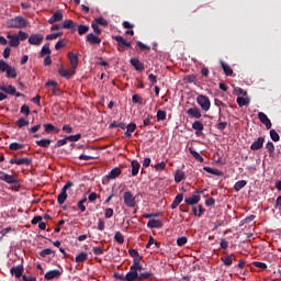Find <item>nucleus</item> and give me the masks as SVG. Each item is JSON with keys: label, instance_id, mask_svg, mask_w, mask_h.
Returning <instances> with one entry per match:
<instances>
[{"label": "nucleus", "instance_id": "2", "mask_svg": "<svg viewBox=\"0 0 281 281\" xmlns=\"http://www.w3.org/2000/svg\"><path fill=\"white\" fill-rule=\"evenodd\" d=\"M8 27L9 29H18V30H22L27 27V19L23 18V16H15L13 19H10L8 22Z\"/></svg>", "mask_w": 281, "mask_h": 281}, {"label": "nucleus", "instance_id": "17", "mask_svg": "<svg viewBox=\"0 0 281 281\" xmlns=\"http://www.w3.org/2000/svg\"><path fill=\"white\" fill-rule=\"evenodd\" d=\"M130 63L136 71L142 72L145 70L144 64L140 63L138 58H131Z\"/></svg>", "mask_w": 281, "mask_h": 281}, {"label": "nucleus", "instance_id": "43", "mask_svg": "<svg viewBox=\"0 0 281 281\" xmlns=\"http://www.w3.org/2000/svg\"><path fill=\"white\" fill-rule=\"evenodd\" d=\"M247 186L246 180H238V182H236L234 184V189L236 192H239L241 189H244Z\"/></svg>", "mask_w": 281, "mask_h": 281}, {"label": "nucleus", "instance_id": "56", "mask_svg": "<svg viewBox=\"0 0 281 281\" xmlns=\"http://www.w3.org/2000/svg\"><path fill=\"white\" fill-rule=\"evenodd\" d=\"M44 127L46 134H50L52 132H54V130H56V126H54L52 123L44 124Z\"/></svg>", "mask_w": 281, "mask_h": 281}, {"label": "nucleus", "instance_id": "11", "mask_svg": "<svg viewBox=\"0 0 281 281\" xmlns=\"http://www.w3.org/2000/svg\"><path fill=\"white\" fill-rule=\"evenodd\" d=\"M187 114L189 115L190 119L199 120L202 117L201 110L198 106H192L188 109Z\"/></svg>", "mask_w": 281, "mask_h": 281}, {"label": "nucleus", "instance_id": "29", "mask_svg": "<svg viewBox=\"0 0 281 281\" xmlns=\"http://www.w3.org/2000/svg\"><path fill=\"white\" fill-rule=\"evenodd\" d=\"M147 227L153 229V228H161L162 227V222H160V220H149V222L147 223Z\"/></svg>", "mask_w": 281, "mask_h": 281}, {"label": "nucleus", "instance_id": "54", "mask_svg": "<svg viewBox=\"0 0 281 281\" xmlns=\"http://www.w3.org/2000/svg\"><path fill=\"white\" fill-rule=\"evenodd\" d=\"M91 27H92L94 34L101 35L102 29L99 27V24H98V23H95V22L93 21V22L91 23Z\"/></svg>", "mask_w": 281, "mask_h": 281}, {"label": "nucleus", "instance_id": "33", "mask_svg": "<svg viewBox=\"0 0 281 281\" xmlns=\"http://www.w3.org/2000/svg\"><path fill=\"white\" fill-rule=\"evenodd\" d=\"M203 170L205 172L214 175L216 177H222L223 176V171H218V169H212V167H209V166H204Z\"/></svg>", "mask_w": 281, "mask_h": 281}, {"label": "nucleus", "instance_id": "52", "mask_svg": "<svg viewBox=\"0 0 281 281\" xmlns=\"http://www.w3.org/2000/svg\"><path fill=\"white\" fill-rule=\"evenodd\" d=\"M18 37H19V41L25 42V40H27V37H30V34L20 30L19 33H18Z\"/></svg>", "mask_w": 281, "mask_h": 281}, {"label": "nucleus", "instance_id": "49", "mask_svg": "<svg viewBox=\"0 0 281 281\" xmlns=\"http://www.w3.org/2000/svg\"><path fill=\"white\" fill-rule=\"evenodd\" d=\"M270 137L276 143L280 140V135L274 128L270 130Z\"/></svg>", "mask_w": 281, "mask_h": 281}, {"label": "nucleus", "instance_id": "45", "mask_svg": "<svg viewBox=\"0 0 281 281\" xmlns=\"http://www.w3.org/2000/svg\"><path fill=\"white\" fill-rule=\"evenodd\" d=\"M94 22L98 25H101V26H104V27H106L109 25V22L103 16L95 18Z\"/></svg>", "mask_w": 281, "mask_h": 281}, {"label": "nucleus", "instance_id": "55", "mask_svg": "<svg viewBox=\"0 0 281 281\" xmlns=\"http://www.w3.org/2000/svg\"><path fill=\"white\" fill-rule=\"evenodd\" d=\"M166 117H167L166 111H164V110H158L157 111V120L158 121H165Z\"/></svg>", "mask_w": 281, "mask_h": 281}, {"label": "nucleus", "instance_id": "60", "mask_svg": "<svg viewBox=\"0 0 281 281\" xmlns=\"http://www.w3.org/2000/svg\"><path fill=\"white\" fill-rule=\"evenodd\" d=\"M80 138H81V134L80 133L67 136V140H69V142H78Z\"/></svg>", "mask_w": 281, "mask_h": 281}, {"label": "nucleus", "instance_id": "61", "mask_svg": "<svg viewBox=\"0 0 281 281\" xmlns=\"http://www.w3.org/2000/svg\"><path fill=\"white\" fill-rule=\"evenodd\" d=\"M252 265H254L256 268H259V269H261V270H267V268H268V266H267L266 263L259 262V261H255Z\"/></svg>", "mask_w": 281, "mask_h": 281}, {"label": "nucleus", "instance_id": "3", "mask_svg": "<svg viewBox=\"0 0 281 281\" xmlns=\"http://www.w3.org/2000/svg\"><path fill=\"white\" fill-rule=\"evenodd\" d=\"M71 187H74V182H66V184L63 187L60 193L57 196V203L59 205H63L67 200V190H69Z\"/></svg>", "mask_w": 281, "mask_h": 281}, {"label": "nucleus", "instance_id": "42", "mask_svg": "<svg viewBox=\"0 0 281 281\" xmlns=\"http://www.w3.org/2000/svg\"><path fill=\"white\" fill-rule=\"evenodd\" d=\"M25 145L19 142H13L9 145L10 150H19V149H23Z\"/></svg>", "mask_w": 281, "mask_h": 281}, {"label": "nucleus", "instance_id": "46", "mask_svg": "<svg viewBox=\"0 0 281 281\" xmlns=\"http://www.w3.org/2000/svg\"><path fill=\"white\" fill-rule=\"evenodd\" d=\"M16 125H18L19 128H23V127L30 125V122L27 120H25L24 117H20L16 121Z\"/></svg>", "mask_w": 281, "mask_h": 281}, {"label": "nucleus", "instance_id": "25", "mask_svg": "<svg viewBox=\"0 0 281 281\" xmlns=\"http://www.w3.org/2000/svg\"><path fill=\"white\" fill-rule=\"evenodd\" d=\"M115 278L120 281H134L136 277L131 271H128L126 276L115 274Z\"/></svg>", "mask_w": 281, "mask_h": 281}, {"label": "nucleus", "instance_id": "30", "mask_svg": "<svg viewBox=\"0 0 281 281\" xmlns=\"http://www.w3.org/2000/svg\"><path fill=\"white\" fill-rule=\"evenodd\" d=\"M136 128H137L136 123H130V124H127V126H126V132L124 133V136H125L126 138L132 137V133H134Z\"/></svg>", "mask_w": 281, "mask_h": 281}, {"label": "nucleus", "instance_id": "39", "mask_svg": "<svg viewBox=\"0 0 281 281\" xmlns=\"http://www.w3.org/2000/svg\"><path fill=\"white\" fill-rule=\"evenodd\" d=\"M189 150L190 154L195 158V160H198L199 162H204V158L199 154V151H196L192 147H190Z\"/></svg>", "mask_w": 281, "mask_h": 281}, {"label": "nucleus", "instance_id": "50", "mask_svg": "<svg viewBox=\"0 0 281 281\" xmlns=\"http://www.w3.org/2000/svg\"><path fill=\"white\" fill-rule=\"evenodd\" d=\"M86 202H87V198H82L81 200L78 201L77 206L81 213L86 212V206H85Z\"/></svg>", "mask_w": 281, "mask_h": 281}, {"label": "nucleus", "instance_id": "36", "mask_svg": "<svg viewBox=\"0 0 281 281\" xmlns=\"http://www.w3.org/2000/svg\"><path fill=\"white\" fill-rule=\"evenodd\" d=\"M225 266L231 267L233 265V261L236 260L234 255L225 256L221 259Z\"/></svg>", "mask_w": 281, "mask_h": 281}, {"label": "nucleus", "instance_id": "62", "mask_svg": "<svg viewBox=\"0 0 281 281\" xmlns=\"http://www.w3.org/2000/svg\"><path fill=\"white\" fill-rule=\"evenodd\" d=\"M187 243H188L187 237H178L177 245H178L179 247L184 246Z\"/></svg>", "mask_w": 281, "mask_h": 281}, {"label": "nucleus", "instance_id": "8", "mask_svg": "<svg viewBox=\"0 0 281 281\" xmlns=\"http://www.w3.org/2000/svg\"><path fill=\"white\" fill-rule=\"evenodd\" d=\"M113 40L117 42L120 48L130 49L132 48V43L127 42L122 35L113 36Z\"/></svg>", "mask_w": 281, "mask_h": 281}, {"label": "nucleus", "instance_id": "44", "mask_svg": "<svg viewBox=\"0 0 281 281\" xmlns=\"http://www.w3.org/2000/svg\"><path fill=\"white\" fill-rule=\"evenodd\" d=\"M114 240L120 245L124 244V235H122V233H120V231H116V233L114 235Z\"/></svg>", "mask_w": 281, "mask_h": 281}, {"label": "nucleus", "instance_id": "18", "mask_svg": "<svg viewBox=\"0 0 281 281\" xmlns=\"http://www.w3.org/2000/svg\"><path fill=\"white\" fill-rule=\"evenodd\" d=\"M122 171L120 169V167H114V169H111V172L106 175V179L109 181L111 180H115L116 178H119L121 176Z\"/></svg>", "mask_w": 281, "mask_h": 281}, {"label": "nucleus", "instance_id": "4", "mask_svg": "<svg viewBox=\"0 0 281 281\" xmlns=\"http://www.w3.org/2000/svg\"><path fill=\"white\" fill-rule=\"evenodd\" d=\"M196 102L199 103L201 109L205 112H207L211 108V101H210V98L207 95H204V94L198 95Z\"/></svg>", "mask_w": 281, "mask_h": 281}, {"label": "nucleus", "instance_id": "40", "mask_svg": "<svg viewBox=\"0 0 281 281\" xmlns=\"http://www.w3.org/2000/svg\"><path fill=\"white\" fill-rule=\"evenodd\" d=\"M183 180H186V173H184V171H177L176 175H175V181H176V183H180V182H182Z\"/></svg>", "mask_w": 281, "mask_h": 281}, {"label": "nucleus", "instance_id": "32", "mask_svg": "<svg viewBox=\"0 0 281 281\" xmlns=\"http://www.w3.org/2000/svg\"><path fill=\"white\" fill-rule=\"evenodd\" d=\"M151 120H154V115L153 114H149V113H145L143 115V125L145 127L147 126H150V125H154V123L151 122Z\"/></svg>", "mask_w": 281, "mask_h": 281}, {"label": "nucleus", "instance_id": "38", "mask_svg": "<svg viewBox=\"0 0 281 281\" xmlns=\"http://www.w3.org/2000/svg\"><path fill=\"white\" fill-rule=\"evenodd\" d=\"M77 27H78V29H77L78 34H79L80 36H83V35H86V34L89 32V26L86 25V24H79Z\"/></svg>", "mask_w": 281, "mask_h": 281}, {"label": "nucleus", "instance_id": "23", "mask_svg": "<svg viewBox=\"0 0 281 281\" xmlns=\"http://www.w3.org/2000/svg\"><path fill=\"white\" fill-rule=\"evenodd\" d=\"M63 20V13L60 10H57L48 20V23L53 25L56 22H59Z\"/></svg>", "mask_w": 281, "mask_h": 281}, {"label": "nucleus", "instance_id": "6", "mask_svg": "<svg viewBox=\"0 0 281 281\" xmlns=\"http://www.w3.org/2000/svg\"><path fill=\"white\" fill-rule=\"evenodd\" d=\"M124 204L127 207H135L136 206V198L131 193V191H125L123 195Z\"/></svg>", "mask_w": 281, "mask_h": 281}, {"label": "nucleus", "instance_id": "16", "mask_svg": "<svg viewBox=\"0 0 281 281\" xmlns=\"http://www.w3.org/2000/svg\"><path fill=\"white\" fill-rule=\"evenodd\" d=\"M7 38L9 40V46L10 47H19V45H21V42L19 41V35H12V34H8Z\"/></svg>", "mask_w": 281, "mask_h": 281}, {"label": "nucleus", "instance_id": "27", "mask_svg": "<svg viewBox=\"0 0 281 281\" xmlns=\"http://www.w3.org/2000/svg\"><path fill=\"white\" fill-rule=\"evenodd\" d=\"M52 55V49L49 48V43H46L43 45L41 53H40V58H44L45 56H50Z\"/></svg>", "mask_w": 281, "mask_h": 281}, {"label": "nucleus", "instance_id": "31", "mask_svg": "<svg viewBox=\"0 0 281 281\" xmlns=\"http://www.w3.org/2000/svg\"><path fill=\"white\" fill-rule=\"evenodd\" d=\"M221 66L224 70V74H225L226 77H232L233 76V69L227 63H225L224 60H221Z\"/></svg>", "mask_w": 281, "mask_h": 281}, {"label": "nucleus", "instance_id": "15", "mask_svg": "<svg viewBox=\"0 0 281 281\" xmlns=\"http://www.w3.org/2000/svg\"><path fill=\"white\" fill-rule=\"evenodd\" d=\"M61 29L64 30H70L71 32H76L77 30V23H75L72 20L70 19H66L64 22H63V26Z\"/></svg>", "mask_w": 281, "mask_h": 281}, {"label": "nucleus", "instance_id": "48", "mask_svg": "<svg viewBox=\"0 0 281 281\" xmlns=\"http://www.w3.org/2000/svg\"><path fill=\"white\" fill-rule=\"evenodd\" d=\"M88 258V255L86 252H81L76 257L77 263H83Z\"/></svg>", "mask_w": 281, "mask_h": 281}, {"label": "nucleus", "instance_id": "58", "mask_svg": "<svg viewBox=\"0 0 281 281\" xmlns=\"http://www.w3.org/2000/svg\"><path fill=\"white\" fill-rule=\"evenodd\" d=\"M266 148H267L268 153L270 154V156L274 154L276 147L272 142H268Z\"/></svg>", "mask_w": 281, "mask_h": 281}, {"label": "nucleus", "instance_id": "22", "mask_svg": "<svg viewBox=\"0 0 281 281\" xmlns=\"http://www.w3.org/2000/svg\"><path fill=\"white\" fill-rule=\"evenodd\" d=\"M63 271H58V270H52V271H48L44 278L45 280H48V281H52L53 279H57L61 276Z\"/></svg>", "mask_w": 281, "mask_h": 281}, {"label": "nucleus", "instance_id": "1", "mask_svg": "<svg viewBox=\"0 0 281 281\" xmlns=\"http://www.w3.org/2000/svg\"><path fill=\"white\" fill-rule=\"evenodd\" d=\"M0 180L9 184L14 192L21 190V180L18 176H10V173H5V171H0Z\"/></svg>", "mask_w": 281, "mask_h": 281}, {"label": "nucleus", "instance_id": "41", "mask_svg": "<svg viewBox=\"0 0 281 281\" xmlns=\"http://www.w3.org/2000/svg\"><path fill=\"white\" fill-rule=\"evenodd\" d=\"M237 103H238V105H239L240 108H243V106L249 105L250 100H249L248 98H245V97H238V98H237Z\"/></svg>", "mask_w": 281, "mask_h": 281}, {"label": "nucleus", "instance_id": "51", "mask_svg": "<svg viewBox=\"0 0 281 281\" xmlns=\"http://www.w3.org/2000/svg\"><path fill=\"white\" fill-rule=\"evenodd\" d=\"M63 35V32L52 33L46 36V41H55Z\"/></svg>", "mask_w": 281, "mask_h": 281}, {"label": "nucleus", "instance_id": "34", "mask_svg": "<svg viewBox=\"0 0 281 281\" xmlns=\"http://www.w3.org/2000/svg\"><path fill=\"white\" fill-rule=\"evenodd\" d=\"M183 201V193H178V195H176L172 204H171V209L175 210L178 207V205Z\"/></svg>", "mask_w": 281, "mask_h": 281}, {"label": "nucleus", "instance_id": "63", "mask_svg": "<svg viewBox=\"0 0 281 281\" xmlns=\"http://www.w3.org/2000/svg\"><path fill=\"white\" fill-rule=\"evenodd\" d=\"M52 254H55L52 249H44V250L41 251L40 256L42 258H45V257H47L48 255H52Z\"/></svg>", "mask_w": 281, "mask_h": 281}, {"label": "nucleus", "instance_id": "20", "mask_svg": "<svg viewBox=\"0 0 281 281\" xmlns=\"http://www.w3.org/2000/svg\"><path fill=\"white\" fill-rule=\"evenodd\" d=\"M25 269L23 268V266H18V267L11 268L10 273L12 276H14L16 279H21V277H23V271Z\"/></svg>", "mask_w": 281, "mask_h": 281}, {"label": "nucleus", "instance_id": "24", "mask_svg": "<svg viewBox=\"0 0 281 281\" xmlns=\"http://www.w3.org/2000/svg\"><path fill=\"white\" fill-rule=\"evenodd\" d=\"M151 277H154V274L151 272H140L137 271V277L134 279V281L138 280V281H145L150 279Z\"/></svg>", "mask_w": 281, "mask_h": 281}, {"label": "nucleus", "instance_id": "59", "mask_svg": "<svg viewBox=\"0 0 281 281\" xmlns=\"http://www.w3.org/2000/svg\"><path fill=\"white\" fill-rule=\"evenodd\" d=\"M132 100H133L134 104H142L143 103V99L138 93L133 94Z\"/></svg>", "mask_w": 281, "mask_h": 281}, {"label": "nucleus", "instance_id": "10", "mask_svg": "<svg viewBox=\"0 0 281 281\" xmlns=\"http://www.w3.org/2000/svg\"><path fill=\"white\" fill-rule=\"evenodd\" d=\"M86 42L89 43V45L93 46V45H100L102 41H101V37H99L98 35L93 33H89L86 36Z\"/></svg>", "mask_w": 281, "mask_h": 281}, {"label": "nucleus", "instance_id": "13", "mask_svg": "<svg viewBox=\"0 0 281 281\" xmlns=\"http://www.w3.org/2000/svg\"><path fill=\"white\" fill-rule=\"evenodd\" d=\"M68 59L71 65V68L76 71L79 65L78 54H74L72 52H69Z\"/></svg>", "mask_w": 281, "mask_h": 281}, {"label": "nucleus", "instance_id": "37", "mask_svg": "<svg viewBox=\"0 0 281 281\" xmlns=\"http://www.w3.org/2000/svg\"><path fill=\"white\" fill-rule=\"evenodd\" d=\"M7 78L16 79V68L9 66V69L5 71Z\"/></svg>", "mask_w": 281, "mask_h": 281}, {"label": "nucleus", "instance_id": "7", "mask_svg": "<svg viewBox=\"0 0 281 281\" xmlns=\"http://www.w3.org/2000/svg\"><path fill=\"white\" fill-rule=\"evenodd\" d=\"M44 40L45 36L43 34H31L29 37V43L33 46H41Z\"/></svg>", "mask_w": 281, "mask_h": 281}, {"label": "nucleus", "instance_id": "64", "mask_svg": "<svg viewBox=\"0 0 281 281\" xmlns=\"http://www.w3.org/2000/svg\"><path fill=\"white\" fill-rule=\"evenodd\" d=\"M113 214H114L113 209H105V211H104L105 218H111L113 216Z\"/></svg>", "mask_w": 281, "mask_h": 281}, {"label": "nucleus", "instance_id": "12", "mask_svg": "<svg viewBox=\"0 0 281 281\" xmlns=\"http://www.w3.org/2000/svg\"><path fill=\"white\" fill-rule=\"evenodd\" d=\"M258 117H259L260 122L263 125H266L267 130H271L272 123H271L270 119L267 116V114L265 112H259Z\"/></svg>", "mask_w": 281, "mask_h": 281}, {"label": "nucleus", "instance_id": "5", "mask_svg": "<svg viewBox=\"0 0 281 281\" xmlns=\"http://www.w3.org/2000/svg\"><path fill=\"white\" fill-rule=\"evenodd\" d=\"M140 261H142L140 256L133 258V265L130 268V272H132L135 276V278L137 277V272H142L143 270Z\"/></svg>", "mask_w": 281, "mask_h": 281}, {"label": "nucleus", "instance_id": "21", "mask_svg": "<svg viewBox=\"0 0 281 281\" xmlns=\"http://www.w3.org/2000/svg\"><path fill=\"white\" fill-rule=\"evenodd\" d=\"M192 128L195 131L196 136L203 135L202 131L204 130V125L201 121H194L192 124Z\"/></svg>", "mask_w": 281, "mask_h": 281}, {"label": "nucleus", "instance_id": "19", "mask_svg": "<svg viewBox=\"0 0 281 281\" xmlns=\"http://www.w3.org/2000/svg\"><path fill=\"white\" fill-rule=\"evenodd\" d=\"M46 87H53L52 88V93L53 95L55 97H59L60 95V90L59 88L57 87V82L55 80H48L46 82Z\"/></svg>", "mask_w": 281, "mask_h": 281}, {"label": "nucleus", "instance_id": "9", "mask_svg": "<svg viewBox=\"0 0 281 281\" xmlns=\"http://www.w3.org/2000/svg\"><path fill=\"white\" fill-rule=\"evenodd\" d=\"M58 74L60 75V77H63V78L69 80L72 76L76 75V70L72 69V68L66 69V68H64V66H61V67L59 68Z\"/></svg>", "mask_w": 281, "mask_h": 281}, {"label": "nucleus", "instance_id": "57", "mask_svg": "<svg viewBox=\"0 0 281 281\" xmlns=\"http://www.w3.org/2000/svg\"><path fill=\"white\" fill-rule=\"evenodd\" d=\"M155 169L158 172L164 171L166 169V161H160V162L156 164Z\"/></svg>", "mask_w": 281, "mask_h": 281}, {"label": "nucleus", "instance_id": "28", "mask_svg": "<svg viewBox=\"0 0 281 281\" xmlns=\"http://www.w3.org/2000/svg\"><path fill=\"white\" fill-rule=\"evenodd\" d=\"M131 167H132V176L136 177L139 172L140 164L136 159H134L131 162Z\"/></svg>", "mask_w": 281, "mask_h": 281}, {"label": "nucleus", "instance_id": "14", "mask_svg": "<svg viewBox=\"0 0 281 281\" xmlns=\"http://www.w3.org/2000/svg\"><path fill=\"white\" fill-rule=\"evenodd\" d=\"M265 144V137L260 136L258 139L254 140L252 144L250 145V149L256 151L260 150L263 147Z\"/></svg>", "mask_w": 281, "mask_h": 281}, {"label": "nucleus", "instance_id": "47", "mask_svg": "<svg viewBox=\"0 0 281 281\" xmlns=\"http://www.w3.org/2000/svg\"><path fill=\"white\" fill-rule=\"evenodd\" d=\"M16 165L18 166H21V165L30 166V165H32V159H30V158H20V159H18Z\"/></svg>", "mask_w": 281, "mask_h": 281}, {"label": "nucleus", "instance_id": "26", "mask_svg": "<svg viewBox=\"0 0 281 281\" xmlns=\"http://www.w3.org/2000/svg\"><path fill=\"white\" fill-rule=\"evenodd\" d=\"M200 201H201L200 195H191L190 198H186L184 200V202L191 206L196 205Z\"/></svg>", "mask_w": 281, "mask_h": 281}, {"label": "nucleus", "instance_id": "53", "mask_svg": "<svg viewBox=\"0 0 281 281\" xmlns=\"http://www.w3.org/2000/svg\"><path fill=\"white\" fill-rule=\"evenodd\" d=\"M9 67L10 65L5 60L0 59V71L7 72Z\"/></svg>", "mask_w": 281, "mask_h": 281}, {"label": "nucleus", "instance_id": "35", "mask_svg": "<svg viewBox=\"0 0 281 281\" xmlns=\"http://www.w3.org/2000/svg\"><path fill=\"white\" fill-rule=\"evenodd\" d=\"M36 145L43 148H47L49 145H52V139L49 138H42L36 140Z\"/></svg>", "mask_w": 281, "mask_h": 281}]
</instances>
